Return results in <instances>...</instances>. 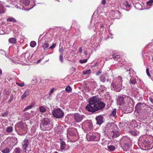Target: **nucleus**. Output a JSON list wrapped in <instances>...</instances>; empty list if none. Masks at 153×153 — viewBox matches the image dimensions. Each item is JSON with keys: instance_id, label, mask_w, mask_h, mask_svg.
I'll return each mask as SVG.
<instances>
[{"instance_id": "obj_58", "label": "nucleus", "mask_w": 153, "mask_h": 153, "mask_svg": "<svg viewBox=\"0 0 153 153\" xmlns=\"http://www.w3.org/2000/svg\"><path fill=\"white\" fill-rule=\"evenodd\" d=\"M35 103L34 102H32L30 105L32 107H33L35 105Z\"/></svg>"}, {"instance_id": "obj_63", "label": "nucleus", "mask_w": 153, "mask_h": 153, "mask_svg": "<svg viewBox=\"0 0 153 153\" xmlns=\"http://www.w3.org/2000/svg\"><path fill=\"white\" fill-rule=\"evenodd\" d=\"M140 5V4L138 3H136V5Z\"/></svg>"}, {"instance_id": "obj_2", "label": "nucleus", "mask_w": 153, "mask_h": 153, "mask_svg": "<svg viewBox=\"0 0 153 153\" xmlns=\"http://www.w3.org/2000/svg\"><path fill=\"white\" fill-rule=\"evenodd\" d=\"M40 126L41 130L43 131L49 130L53 128L50 120L47 117L44 118L40 120Z\"/></svg>"}, {"instance_id": "obj_55", "label": "nucleus", "mask_w": 153, "mask_h": 153, "mask_svg": "<svg viewBox=\"0 0 153 153\" xmlns=\"http://www.w3.org/2000/svg\"><path fill=\"white\" fill-rule=\"evenodd\" d=\"M149 100H150V101L153 104V99L151 97H149Z\"/></svg>"}, {"instance_id": "obj_23", "label": "nucleus", "mask_w": 153, "mask_h": 153, "mask_svg": "<svg viewBox=\"0 0 153 153\" xmlns=\"http://www.w3.org/2000/svg\"><path fill=\"white\" fill-rule=\"evenodd\" d=\"M117 109L115 108L113 109V110L111 111V113L110 114L111 117H114L116 116Z\"/></svg>"}, {"instance_id": "obj_25", "label": "nucleus", "mask_w": 153, "mask_h": 153, "mask_svg": "<svg viewBox=\"0 0 153 153\" xmlns=\"http://www.w3.org/2000/svg\"><path fill=\"white\" fill-rule=\"evenodd\" d=\"M39 110L42 113L45 112L46 111V108L45 107L42 106H41L39 107Z\"/></svg>"}, {"instance_id": "obj_20", "label": "nucleus", "mask_w": 153, "mask_h": 153, "mask_svg": "<svg viewBox=\"0 0 153 153\" xmlns=\"http://www.w3.org/2000/svg\"><path fill=\"white\" fill-rule=\"evenodd\" d=\"M8 42L12 44H15L16 42V39L14 38H11L8 39Z\"/></svg>"}, {"instance_id": "obj_10", "label": "nucleus", "mask_w": 153, "mask_h": 153, "mask_svg": "<svg viewBox=\"0 0 153 153\" xmlns=\"http://www.w3.org/2000/svg\"><path fill=\"white\" fill-rule=\"evenodd\" d=\"M29 145L28 140L27 139H25L22 143V147L24 152H26L27 148Z\"/></svg>"}, {"instance_id": "obj_28", "label": "nucleus", "mask_w": 153, "mask_h": 153, "mask_svg": "<svg viewBox=\"0 0 153 153\" xmlns=\"http://www.w3.org/2000/svg\"><path fill=\"white\" fill-rule=\"evenodd\" d=\"M7 21L13 22H16V21L15 19L13 17H9L7 19Z\"/></svg>"}, {"instance_id": "obj_19", "label": "nucleus", "mask_w": 153, "mask_h": 153, "mask_svg": "<svg viewBox=\"0 0 153 153\" xmlns=\"http://www.w3.org/2000/svg\"><path fill=\"white\" fill-rule=\"evenodd\" d=\"M60 149L62 150H63L65 148L66 145L65 143L62 140H61L60 143Z\"/></svg>"}, {"instance_id": "obj_37", "label": "nucleus", "mask_w": 153, "mask_h": 153, "mask_svg": "<svg viewBox=\"0 0 153 153\" xmlns=\"http://www.w3.org/2000/svg\"><path fill=\"white\" fill-rule=\"evenodd\" d=\"M71 90L72 89L71 87L69 85L68 86L65 88V90L66 91L68 92L69 93L70 92V91H71Z\"/></svg>"}, {"instance_id": "obj_35", "label": "nucleus", "mask_w": 153, "mask_h": 153, "mask_svg": "<svg viewBox=\"0 0 153 153\" xmlns=\"http://www.w3.org/2000/svg\"><path fill=\"white\" fill-rule=\"evenodd\" d=\"M30 2V0H24L23 1V4L26 6H27L29 5Z\"/></svg>"}, {"instance_id": "obj_36", "label": "nucleus", "mask_w": 153, "mask_h": 153, "mask_svg": "<svg viewBox=\"0 0 153 153\" xmlns=\"http://www.w3.org/2000/svg\"><path fill=\"white\" fill-rule=\"evenodd\" d=\"M90 57V55H89V56L88 57V58L87 59H82L80 60L79 61V62L81 63H83L86 62L88 60V59Z\"/></svg>"}, {"instance_id": "obj_30", "label": "nucleus", "mask_w": 153, "mask_h": 153, "mask_svg": "<svg viewBox=\"0 0 153 153\" xmlns=\"http://www.w3.org/2000/svg\"><path fill=\"white\" fill-rule=\"evenodd\" d=\"M141 105V103H137L135 107V110L138 111L140 110Z\"/></svg>"}, {"instance_id": "obj_15", "label": "nucleus", "mask_w": 153, "mask_h": 153, "mask_svg": "<svg viewBox=\"0 0 153 153\" xmlns=\"http://www.w3.org/2000/svg\"><path fill=\"white\" fill-rule=\"evenodd\" d=\"M116 82L113 81V82H115V83L118 84H122V78L120 76H119L115 79Z\"/></svg>"}, {"instance_id": "obj_26", "label": "nucleus", "mask_w": 153, "mask_h": 153, "mask_svg": "<svg viewBox=\"0 0 153 153\" xmlns=\"http://www.w3.org/2000/svg\"><path fill=\"white\" fill-rule=\"evenodd\" d=\"M22 150L19 148H16L13 153H21Z\"/></svg>"}, {"instance_id": "obj_1", "label": "nucleus", "mask_w": 153, "mask_h": 153, "mask_svg": "<svg viewBox=\"0 0 153 153\" xmlns=\"http://www.w3.org/2000/svg\"><path fill=\"white\" fill-rule=\"evenodd\" d=\"M99 97L97 96H93L90 98L88 101L89 104L85 107L88 111L94 113L97 111L103 108L105 104L102 102H99Z\"/></svg>"}, {"instance_id": "obj_38", "label": "nucleus", "mask_w": 153, "mask_h": 153, "mask_svg": "<svg viewBox=\"0 0 153 153\" xmlns=\"http://www.w3.org/2000/svg\"><path fill=\"white\" fill-rule=\"evenodd\" d=\"M106 88L103 85H101L100 88V89L102 91H103L106 90Z\"/></svg>"}, {"instance_id": "obj_14", "label": "nucleus", "mask_w": 153, "mask_h": 153, "mask_svg": "<svg viewBox=\"0 0 153 153\" xmlns=\"http://www.w3.org/2000/svg\"><path fill=\"white\" fill-rule=\"evenodd\" d=\"M103 117L102 116L100 115L97 116L96 119L97 122V124L100 125L103 122Z\"/></svg>"}, {"instance_id": "obj_27", "label": "nucleus", "mask_w": 153, "mask_h": 153, "mask_svg": "<svg viewBox=\"0 0 153 153\" xmlns=\"http://www.w3.org/2000/svg\"><path fill=\"white\" fill-rule=\"evenodd\" d=\"M91 70L89 69L83 71V73L84 75H89L91 74Z\"/></svg>"}, {"instance_id": "obj_50", "label": "nucleus", "mask_w": 153, "mask_h": 153, "mask_svg": "<svg viewBox=\"0 0 153 153\" xmlns=\"http://www.w3.org/2000/svg\"><path fill=\"white\" fill-rule=\"evenodd\" d=\"M5 52L4 51L2 50V49H0V53L1 54H5Z\"/></svg>"}, {"instance_id": "obj_11", "label": "nucleus", "mask_w": 153, "mask_h": 153, "mask_svg": "<svg viewBox=\"0 0 153 153\" xmlns=\"http://www.w3.org/2000/svg\"><path fill=\"white\" fill-rule=\"evenodd\" d=\"M117 128H115L113 130V132H111V135H110L109 138H111V137L114 138L118 137L120 135V133L118 131H115Z\"/></svg>"}, {"instance_id": "obj_43", "label": "nucleus", "mask_w": 153, "mask_h": 153, "mask_svg": "<svg viewBox=\"0 0 153 153\" xmlns=\"http://www.w3.org/2000/svg\"><path fill=\"white\" fill-rule=\"evenodd\" d=\"M63 55H60L59 56L60 60L62 63L63 62Z\"/></svg>"}, {"instance_id": "obj_52", "label": "nucleus", "mask_w": 153, "mask_h": 153, "mask_svg": "<svg viewBox=\"0 0 153 153\" xmlns=\"http://www.w3.org/2000/svg\"><path fill=\"white\" fill-rule=\"evenodd\" d=\"M79 51L80 53H82V48L81 47H80L79 48Z\"/></svg>"}, {"instance_id": "obj_60", "label": "nucleus", "mask_w": 153, "mask_h": 153, "mask_svg": "<svg viewBox=\"0 0 153 153\" xmlns=\"http://www.w3.org/2000/svg\"><path fill=\"white\" fill-rule=\"evenodd\" d=\"M2 74V71L1 69L0 68V75H1Z\"/></svg>"}, {"instance_id": "obj_5", "label": "nucleus", "mask_w": 153, "mask_h": 153, "mask_svg": "<svg viewBox=\"0 0 153 153\" xmlns=\"http://www.w3.org/2000/svg\"><path fill=\"white\" fill-rule=\"evenodd\" d=\"M84 117V115L78 113L74 114L73 115L74 120L77 123L81 122Z\"/></svg>"}, {"instance_id": "obj_12", "label": "nucleus", "mask_w": 153, "mask_h": 153, "mask_svg": "<svg viewBox=\"0 0 153 153\" xmlns=\"http://www.w3.org/2000/svg\"><path fill=\"white\" fill-rule=\"evenodd\" d=\"M87 140L89 141H97V137L95 136L88 134L86 136Z\"/></svg>"}, {"instance_id": "obj_7", "label": "nucleus", "mask_w": 153, "mask_h": 153, "mask_svg": "<svg viewBox=\"0 0 153 153\" xmlns=\"http://www.w3.org/2000/svg\"><path fill=\"white\" fill-rule=\"evenodd\" d=\"M127 98H128L127 97H124L123 96H119L117 98V104L120 105L124 104L125 102V100H126Z\"/></svg>"}, {"instance_id": "obj_56", "label": "nucleus", "mask_w": 153, "mask_h": 153, "mask_svg": "<svg viewBox=\"0 0 153 153\" xmlns=\"http://www.w3.org/2000/svg\"><path fill=\"white\" fill-rule=\"evenodd\" d=\"M102 3L104 5L106 3V1L105 0H102Z\"/></svg>"}, {"instance_id": "obj_31", "label": "nucleus", "mask_w": 153, "mask_h": 153, "mask_svg": "<svg viewBox=\"0 0 153 153\" xmlns=\"http://www.w3.org/2000/svg\"><path fill=\"white\" fill-rule=\"evenodd\" d=\"M49 46V44L47 42H45V43L43 44V47L44 49L45 50H46L48 48Z\"/></svg>"}, {"instance_id": "obj_33", "label": "nucleus", "mask_w": 153, "mask_h": 153, "mask_svg": "<svg viewBox=\"0 0 153 153\" xmlns=\"http://www.w3.org/2000/svg\"><path fill=\"white\" fill-rule=\"evenodd\" d=\"M36 43L34 41H32L30 43V46L32 48L34 47L36 45Z\"/></svg>"}, {"instance_id": "obj_34", "label": "nucleus", "mask_w": 153, "mask_h": 153, "mask_svg": "<svg viewBox=\"0 0 153 153\" xmlns=\"http://www.w3.org/2000/svg\"><path fill=\"white\" fill-rule=\"evenodd\" d=\"M129 108H130V107L129 106H127L126 108L125 109L124 108L123 110L125 113H127L130 112V111L129 110Z\"/></svg>"}, {"instance_id": "obj_29", "label": "nucleus", "mask_w": 153, "mask_h": 153, "mask_svg": "<svg viewBox=\"0 0 153 153\" xmlns=\"http://www.w3.org/2000/svg\"><path fill=\"white\" fill-rule=\"evenodd\" d=\"M13 130V127L11 126L7 127L6 129V131L7 132L10 133L12 132Z\"/></svg>"}, {"instance_id": "obj_39", "label": "nucleus", "mask_w": 153, "mask_h": 153, "mask_svg": "<svg viewBox=\"0 0 153 153\" xmlns=\"http://www.w3.org/2000/svg\"><path fill=\"white\" fill-rule=\"evenodd\" d=\"M59 51L60 53V55H63V53L64 51V50L62 47L59 48Z\"/></svg>"}, {"instance_id": "obj_40", "label": "nucleus", "mask_w": 153, "mask_h": 153, "mask_svg": "<svg viewBox=\"0 0 153 153\" xmlns=\"http://www.w3.org/2000/svg\"><path fill=\"white\" fill-rule=\"evenodd\" d=\"M153 3V0H150L147 2V5L148 6H151Z\"/></svg>"}, {"instance_id": "obj_24", "label": "nucleus", "mask_w": 153, "mask_h": 153, "mask_svg": "<svg viewBox=\"0 0 153 153\" xmlns=\"http://www.w3.org/2000/svg\"><path fill=\"white\" fill-rule=\"evenodd\" d=\"M10 151L9 149L7 148H5L3 150L1 151L3 153H9Z\"/></svg>"}, {"instance_id": "obj_44", "label": "nucleus", "mask_w": 153, "mask_h": 153, "mask_svg": "<svg viewBox=\"0 0 153 153\" xmlns=\"http://www.w3.org/2000/svg\"><path fill=\"white\" fill-rule=\"evenodd\" d=\"M16 84L19 86L22 87L24 86L25 85L24 83H20L16 82Z\"/></svg>"}, {"instance_id": "obj_8", "label": "nucleus", "mask_w": 153, "mask_h": 153, "mask_svg": "<svg viewBox=\"0 0 153 153\" xmlns=\"http://www.w3.org/2000/svg\"><path fill=\"white\" fill-rule=\"evenodd\" d=\"M108 74L105 73L102 74L100 77L99 79L100 81L103 82H105L106 80L107 82L109 81V79H108Z\"/></svg>"}, {"instance_id": "obj_51", "label": "nucleus", "mask_w": 153, "mask_h": 153, "mask_svg": "<svg viewBox=\"0 0 153 153\" xmlns=\"http://www.w3.org/2000/svg\"><path fill=\"white\" fill-rule=\"evenodd\" d=\"M56 45V44H53L52 46H51L49 48H51V49L54 48L55 47Z\"/></svg>"}, {"instance_id": "obj_46", "label": "nucleus", "mask_w": 153, "mask_h": 153, "mask_svg": "<svg viewBox=\"0 0 153 153\" xmlns=\"http://www.w3.org/2000/svg\"><path fill=\"white\" fill-rule=\"evenodd\" d=\"M149 68H147L146 69V74H147V75L148 76H151V75L149 73Z\"/></svg>"}, {"instance_id": "obj_53", "label": "nucleus", "mask_w": 153, "mask_h": 153, "mask_svg": "<svg viewBox=\"0 0 153 153\" xmlns=\"http://www.w3.org/2000/svg\"><path fill=\"white\" fill-rule=\"evenodd\" d=\"M124 146L125 147H126L128 149L129 148V145L127 143H126L124 144Z\"/></svg>"}, {"instance_id": "obj_32", "label": "nucleus", "mask_w": 153, "mask_h": 153, "mask_svg": "<svg viewBox=\"0 0 153 153\" xmlns=\"http://www.w3.org/2000/svg\"><path fill=\"white\" fill-rule=\"evenodd\" d=\"M108 149L111 151H114L115 149V147L113 145H109L108 146Z\"/></svg>"}, {"instance_id": "obj_17", "label": "nucleus", "mask_w": 153, "mask_h": 153, "mask_svg": "<svg viewBox=\"0 0 153 153\" xmlns=\"http://www.w3.org/2000/svg\"><path fill=\"white\" fill-rule=\"evenodd\" d=\"M23 117H24V119L26 120H27L31 118V114L27 112L24 114Z\"/></svg>"}, {"instance_id": "obj_47", "label": "nucleus", "mask_w": 153, "mask_h": 153, "mask_svg": "<svg viewBox=\"0 0 153 153\" xmlns=\"http://www.w3.org/2000/svg\"><path fill=\"white\" fill-rule=\"evenodd\" d=\"M54 90V88H53L50 91L49 95L50 96L51 94H52L53 93Z\"/></svg>"}, {"instance_id": "obj_9", "label": "nucleus", "mask_w": 153, "mask_h": 153, "mask_svg": "<svg viewBox=\"0 0 153 153\" xmlns=\"http://www.w3.org/2000/svg\"><path fill=\"white\" fill-rule=\"evenodd\" d=\"M110 14L112 15L114 19H119L120 17V14L118 11L112 10L110 12Z\"/></svg>"}, {"instance_id": "obj_45", "label": "nucleus", "mask_w": 153, "mask_h": 153, "mask_svg": "<svg viewBox=\"0 0 153 153\" xmlns=\"http://www.w3.org/2000/svg\"><path fill=\"white\" fill-rule=\"evenodd\" d=\"M32 107L30 105L28 106H27L26 108L24 110V111H26L27 110H28L29 109H31L32 108Z\"/></svg>"}, {"instance_id": "obj_18", "label": "nucleus", "mask_w": 153, "mask_h": 153, "mask_svg": "<svg viewBox=\"0 0 153 153\" xmlns=\"http://www.w3.org/2000/svg\"><path fill=\"white\" fill-rule=\"evenodd\" d=\"M136 82V79L134 78H130L129 81V84L131 86L132 85H135Z\"/></svg>"}, {"instance_id": "obj_42", "label": "nucleus", "mask_w": 153, "mask_h": 153, "mask_svg": "<svg viewBox=\"0 0 153 153\" xmlns=\"http://www.w3.org/2000/svg\"><path fill=\"white\" fill-rule=\"evenodd\" d=\"M8 114V112L6 111L4 113L2 114V117H7Z\"/></svg>"}, {"instance_id": "obj_61", "label": "nucleus", "mask_w": 153, "mask_h": 153, "mask_svg": "<svg viewBox=\"0 0 153 153\" xmlns=\"http://www.w3.org/2000/svg\"><path fill=\"white\" fill-rule=\"evenodd\" d=\"M51 96V95L50 96V95H49V94H47L46 95V96L47 97V98H49Z\"/></svg>"}, {"instance_id": "obj_64", "label": "nucleus", "mask_w": 153, "mask_h": 153, "mask_svg": "<svg viewBox=\"0 0 153 153\" xmlns=\"http://www.w3.org/2000/svg\"><path fill=\"white\" fill-rule=\"evenodd\" d=\"M54 153H59L58 152H54Z\"/></svg>"}, {"instance_id": "obj_54", "label": "nucleus", "mask_w": 153, "mask_h": 153, "mask_svg": "<svg viewBox=\"0 0 153 153\" xmlns=\"http://www.w3.org/2000/svg\"><path fill=\"white\" fill-rule=\"evenodd\" d=\"M125 5L126 7H131V5L128 4L127 2L125 4Z\"/></svg>"}, {"instance_id": "obj_13", "label": "nucleus", "mask_w": 153, "mask_h": 153, "mask_svg": "<svg viewBox=\"0 0 153 153\" xmlns=\"http://www.w3.org/2000/svg\"><path fill=\"white\" fill-rule=\"evenodd\" d=\"M85 127L87 128H88L90 129H91L92 128V125L91 122L90 120H88L84 123L83 124Z\"/></svg>"}, {"instance_id": "obj_49", "label": "nucleus", "mask_w": 153, "mask_h": 153, "mask_svg": "<svg viewBox=\"0 0 153 153\" xmlns=\"http://www.w3.org/2000/svg\"><path fill=\"white\" fill-rule=\"evenodd\" d=\"M102 72V71L100 70L98 72L96 73V75L97 76H98L100 74H101Z\"/></svg>"}, {"instance_id": "obj_48", "label": "nucleus", "mask_w": 153, "mask_h": 153, "mask_svg": "<svg viewBox=\"0 0 153 153\" xmlns=\"http://www.w3.org/2000/svg\"><path fill=\"white\" fill-rule=\"evenodd\" d=\"M13 95H11L10 97L9 102H11L12 101V100H13Z\"/></svg>"}, {"instance_id": "obj_3", "label": "nucleus", "mask_w": 153, "mask_h": 153, "mask_svg": "<svg viewBox=\"0 0 153 153\" xmlns=\"http://www.w3.org/2000/svg\"><path fill=\"white\" fill-rule=\"evenodd\" d=\"M115 128H117V126L114 124L109 123L107 124L105 127L104 132L105 134L110 136L111 132L113 131Z\"/></svg>"}, {"instance_id": "obj_57", "label": "nucleus", "mask_w": 153, "mask_h": 153, "mask_svg": "<svg viewBox=\"0 0 153 153\" xmlns=\"http://www.w3.org/2000/svg\"><path fill=\"white\" fill-rule=\"evenodd\" d=\"M128 138V137L127 136H125V137H123L122 138V140H126Z\"/></svg>"}, {"instance_id": "obj_41", "label": "nucleus", "mask_w": 153, "mask_h": 153, "mask_svg": "<svg viewBox=\"0 0 153 153\" xmlns=\"http://www.w3.org/2000/svg\"><path fill=\"white\" fill-rule=\"evenodd\" d=\"M113 57L114 59H118L120 58V56L119 55H117L115 56L114 54L113 55Z\"/></svg>"}, {"instance_id": "obj_59", "label": "nucleus", "mask_w": 153, "mask_h": 153, "mask_svg": "<svg viewBox=\"0 0 153 153\" xmlns=\"http://www.w3.org/2000/svg\"><path fill=\"white\" fill-rule=\"evenodd\" d=\"M84 53L85 54V55H87V54H88V52L87 51H84Z\"/></svg>"}, {"instance_id": "obj_62", "label": "nucleus", "mask_w": 153, "mask_h": 153, "mask_svg": "<svg viewBox=\"0 0 153 153\" xmlns=\"http://www.w3.org/2000/svg\"><path fill=\"white\" fill-rule=\"evenodd\" d=\"M100 27L101 28H102L104 27L103 25L102 24H101L100 25Z\"/></svg>"}, {"instance_id": "obj_21", "label": "nucleus", "mask_w": 153, "mask_h": 153, "mask_svg": "<svg viewBox=\"0 0 153 153\" xmlns=\"http://www.w3.org/2000/svg\"><path fill=\"white\" fill-rule=\"evenodd\" d=\"M30 94V92L29 91H28L27 90L26 91L23 95L21 96V98L22 99H23L24 98H25L29 94Z\"/></svg>"}, {"instance_id": "obj_22", "label": "nucleus", "mask_w": 153, "mask_h": 153, "mask_svg": "<svg viewBox=\"0 0 153 153\" xmlns=\"http://www.w3.org/2000/svg\"><path fill=\"white\" fill-rule=\"evenodd\" d=\"M128 132L132 135L134 136H136L137 135V131H133L131 130H129L128 131Z\"/></svg>"}, {"instance_id": "obj_4", "label": "nucleus", "mask_w": 153, "mask_h": 153, "mask_svg": "<svg viewBox=\"0 0 153 153\" xmlns=\"http://www.w3.org/2000/svg\"><path fill=\"white\" fill-rule=\"evenodd\" d=\"M52 113L53 117L57 118H62L64 114L63 111L59 108L54 110Z\"/></svg>"}, {"instance_id": "obj_6", "label": "nucleus", "mask_w": 153, "mask_h": 153, "mask_svg": "<svg viewBox=\"0 0 153 153\" xmlns=\"http://www.w3.org/2000/svg\"><path fill=\"white\" fill-rule=\"evenodd\" d=\"M122 84L114 83L112 82L111 84V87L112 90L117 92H120L122 88Z\"/></svg>"}, {"instance_id": "obj_16", "label": "nucleus", "mask_w": 153, "mask_h": 153, "mask_svg": "<svg viewBox=\"0 0 153 153\" xmlns=\"http://www.w3.org/2000/svg\"><path fill=\"white\" fill-rule=\"evenodd\" d=\"M25 123L22 122L19 123L17 125L18 127L22 130H25Z\"/></svg>"}]
</instances>
